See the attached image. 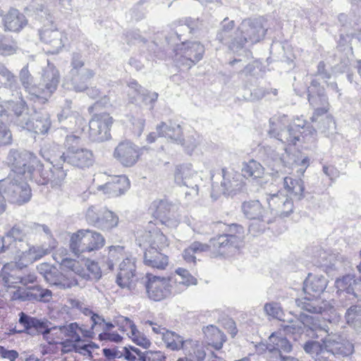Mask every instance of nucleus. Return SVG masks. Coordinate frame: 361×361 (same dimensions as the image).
<instances>
[{"label":"nucleus","instance_id":"a18cd8bd","mask_svg":"<svg viewBox=\"0 0 361 361\" xmlns=\"http://www.w3.org/2000/svg\"><path fill=\"white\" fill-rule=\"evenodd\" d=\"M290 198L281 192L269 195L267 198L270 211L269 214L274 218L276 216H280L283 205Z\"/></svg>","mask_w":361,"mask_h":361},{"label":"nucleus","instance_id":"58836bf2","mask_svg":"<svg viewBox=\"0 0 361 361\" xmlns=\"http://www.w3.org/2000/svg\"><path fill=\"white\" fill-rule=\"evenodd\" d=\"M156 130H157L159 137H167L178 144L183 140L180 125L171 121L169 123L161 122L157 126Z\"/></svg>","mask_w":361,"mask_h":361},{"label":"nucleus","instance_id":"a211bd4d","mask_svg":"<svg viewBox=\"0 0 361 361\" xmlns=\"http://www.w3.org/2000/svg\"><path fill=\"white\" fill-rule=\"evenodd\" d=\"M156 224L149 221L146 230L137 233L136 241L140 247L143 245L144 247H155L165 250L169 245L166 237Z\"/></svg>","mask_w":361,"mask_h":361},{"label":"nucleus","instance_id":"9d476101","mask_svg":"<svg viewBox=\"0 0 361 361\" xmlns=\"http://www.w3.org/2000/svg\"><path fill=\"white\" fill-rule=\"evenodd\" d=\"M307 99L314 111L312 117L316 121L319 116H323L329 110V100L324 87L321 85L319 80L312 78L307 88Z\"/></svg>","mask_w":361,"mask_h":361},{"label":"nucleus","instance_id":"72a5a7b5","mask_svg":"<svg viewBox=\"0 0 361 361\" xmlns=\"http://www.w3.org/2000/svg\"><path fill=\"white\" fill-rule=\"evenodd\" d=\"M32 127L29 128L28 131L42 135L47 133L51 125L49 114L44 110L37 111L36 106L32 107Z\"/></svg>","mask_w":361,"mask_h":361},{"label":"nucleus","instance_id":"774afa93","mask_svg":"<svg viewBox=\"0 0 361 361\" xmlns=\"http://www.w3.org/2000/svg\"><path fill=\"white\" fill-rule=\"evenodd\" d=\"M319 128L326 136H329L335 133L336 123L332 116H326L319 121Z\"/></svg>","mask_w":361,"mask_h":361},{"label":"nucleus","instance_id":"f8f14e48","mask_svg":"<svg viewBox=\"0 0 361 361\" xmlns=\"http://www.w3.org/2000/svg\"><path fill=\"white\" fill-rule=\"evenodd\" d=\"M321 341L324 344L323 347L326 356L345 357L351 355L354 351L353 344L338 334L328 333L322 338Z\"/></svg>","mask_w":361,"mask_h":361},{"label":"nucleus","instance_id":"7c9ffc66","mask_svg":"<svg viewBox=\"0 0 361 361\" xmlns=\"http://www.w3.org/2000/svg\"><path fill=\"white\" fill-rule=\"evenodd\" d=\"M57 159H59L57 154H52L47 159L52 165V167H49L50 175L49 179H50V181L49 183L53 188H60L62 185L68 170L64 169L63 161H57Z\"/></svg>","mask_w":361,"mask_h":361},{"label":"nucleus","instance_id":"f257e3e1","mask_svg":"<svg viewBox=\"0 0 361 361\" xmlns=\"http://www.w3.org/2000/svg\"><path fill=\"white\" fill-rule=\"evenodd\" d=\"M195 21L187 19L185 25H180L176 30H171L167 35H164V42L160 44L156 41L147 44L148 55L146 58L148 60L164 59L167 52L171 50L177 58L181 66L190 68L197 62L202 59L204 54V47L198 42H188L183 38L182 32L188 31L192 32L195 30Z\"/></svg>","mask_w":361,"mask_h":361},{"label":"nucleus","instance_id":"dca6fc26","mask_svg":"<svg viewBox=\"0 0 361 361\" xmlns=\"http://www.w3.org/2000/svg\"><path fill=\"white\" fill-rule=\"evenodd\" d=\"M26 226L16 224L9 230L0 236V254L13 252V250L27 242Z\"/></svg>","mask_w":361,"mask_h":361},{"label":"nucleus","instance_id":"bb28decb","mask_svg":"<svg viewBox=\"0 0 361 361\" xmlns=\"http://www.w3.org/2000/svg\"><path fill=\"white\" fill-rule=\"evenodd\" d=\"M236 238L226 237L224 234L218 235L210 239L211 252L215 256H221L238 249L240 245H237Z\"/></svg>","mask_w":361,"mask_h":361},{"label":"nucleus","instance_id":"13d9d810","mask_svg":"<svg viewBox=\"0 0 361 361\" xmlns=\"http://www.w3.org/2000/svg\"><path fill=\"white\" fill-rule=\"evenodd\" d=\"M219 224L226 227L224 228L225 232L223 233L224 235L228 237V238H230V237L238 238V239H236L237 245H241L244 239L245 233L244 228L241 225L238 224L226 225L222 222H219Z\"/></svg>","mask_w":361,"mask_h":361},{"label":"nucleus","instance_id":"79ce46f5","mask_svg":"<svg viewBox=\"0 0 361 361\" xmlns=\"http://www.w3.org/2000/svg\"><path fill=\"white\" fill-rule=\"evenodd\" d=\"M259 154L264 161L271 167L286 166L290 164L285 160L283 157H281L280 154L270 146L263 147L260 149Z\"/></svg>","mask_w":361,"mask_h":361},{"label":"nucleus","instance_id":"20e7f679","mask_svg":"<svg viewBox=\"0 0 361 361\" xmlns=\"http://www.w3.org/2000/svg\"><path fill=\"white\" fill-rule=\"evenodd\" d=\"M266 30L264 28L260 18H247L242 21L239 28L236 30L233 42L230 44V50L233 52L242 51L244 58H250L252 53L245 49V44H252L259 42L265 35Z\"/></svg>","mask_w":361,"mask_h":361},{"label":"nucleus","instance_id":"680f3d73","mask_svg":"<svg viewBox=\"0 0 361 361\" xmlns=\"http://www.w3.org/2000/svg\"><path fill=\"white\" fill-rule=\"evenodd\" d=\"M286 335H293V339L297 340V336L305 332V321L301 319L300 314L296 321H291L289 324L283 327Z\"/></svg>","mask_w":361,"mask_h":361},{"label":"nucleus","instance_id":"5fc2aeb1","mask_svg":"<svg viewBox=\"0 0 361 361\" xmlns=\"http://www.w3.org/2000/svg\"><path fill=\"white\" fill-rule=\"evenodd\" d=\"M176 273L178 275V278L173 277L172 285L176 290H178V286L182 285L184 287H188L197 283V279L187 269L178 268L176 270ZM178 290L180 293V289H178Z\"/></svg>","mask_w":361,"mask_h":361},{"label":"nucleus","instance_id":"5701e85b","mask_svg":"<svg viewBox=\"0 0 361 361\" xmlns=\"http://www.w3.org/2000/svg\"><path fill=\"white\" fill-rule=\"evenodd\" d=\"M140 156L139 148L130 142H120L114 151V157L123 166L131 167Z\"/></svg>","mask_w":361,"mask_h":361},{"label":"nucleus","instance_id":"412c9836","mask_svg":"<svg viewBox=\"0 0 361 361\" xmlns=\"http://www.w3.org/2000/svg\"><path fill=\"white\" fill-rule=\"evenodd\" d=\"M129 87L128 99L132 104H135L140 98L142 103L149 106V109L152 110L154 104L157 101L159 94L156 92H151L142 87L135 80L131 79L128 82Z\"/></svg>","mask_w":361,"mask_h":361},{"label":"nucleus","instance_id":"338daca9","mask_svg":"<svg viewBox=\"0 0 361 361\" xmlns=\"http://www.w3.org/2000/svg\"><path fill=\"white\" fill-rule=\"evenodd\" d=\"M17 46L11 39L0 35V54L2 55H11L16 52Z\"/></svg>","mask_w":361,"mask_h":361},{"label":"nucleus","instance_id":"6e6d98bb","mask_svg":"<svg viewBox=\"0 0 361 361\" xmlns=\"http://www.w3.org/2000/svg\"><path fill=\"white\" fill-rule=\"evenodd\" d=\"M0 106L6 107L7 109H11L14 114L13 118L18 117V116L23 114L24 111L28 110L29 109L27 103L23 99H20L19 101L17 102H13L12 100L2 99L1 97Z\"/></svg>","mask_w":361,"mask_h":361},{"label":"nucleus","instance_id":"aec40b11","mask_svg":"<svg viewBox=\"0 0 361 361\" xmlns=\"http://www.w3.org/2000/svg\"><path fill=\"white\" fill-rule=\"evenodd\" d=\"M335 286L340 297L343 295L349 300H361V278L353 274H346L336 279Z\"/></svg>","mask_w":361,"mask_h":361},{"label":"nucleus","instance_id":"a19ab883","mask_svg":"<svg viewBox=\"0 0 361 361\" xmlns=\"http://www.w3.org/2000/svg\"><path fill=\"white\" fill-rule=\"evenodd\" d=\"M203 333L209 345L216 350H220L226 341V336L216 326L209 325L203 328Z\"/></svg>","mask_w":361,"mask_h":361},{"label":"nucleus","instance_id":"b1692460","mask_svg":"<svg viewBox=\"0 0 361 361\" xmlns=\"http://www.w3.org/2000/svg\"><path fill=\"white\" fill-rule=\"evenodd\" d=\"M136 267L135 259L126 257L119 264V271L116 277L117 284L122 288L132 290L135 288Z\"/></svg>","mask_w":361,"mask_h":361},{"label":"nucleus","instance_id":"4c0bfd02","mask_svg":"<svg viewBox=\"0 0 361 361\" xmlns=\"http://www.w3.org/2000/svg\"><path fill=\"white\" fill-rule=\"evenodd\" d=\"M1 24L5 30L20 31L26 24L27 20L23 14L16 8H11L1 19Z\"/></svg>","mask_w":361,"mask_h":361},{"label":"nucleus","instance_id":"e2e57ef3","mask_svg":"<svg viewBox=\"0 0 361 361\" xmlns=\"http://www.w3.org/2000/svg\"><path fill=\"white\" fill-rule=\"evenodd\" d=\"M33 112L32 109L26 110L23 114L18 116L16 118H13L12 121L15 126L20 128L21 130H28L32 128L31 120H32Z\"/></svg>","mask_w":361,"mask_h":361},{"label":"nucleus","instance_id":"6e6552de","mask_svg":"<svg viewBox=\"0 0 361 361\" xmlns=\"http://www.w3.org/2000/svg\"><path fill=\"white\" fill-rule=\"evenodd\" d=\"M173 277H160L147 274L143 282L148 297L154 301H161L172 294L179 293L172 285Z\"/></svg>","mask_w":361,"mask_h":361},{"label":"nucleus","instance_id":"2eb2a0df","mask_svg":"<svg viewBox=\"0 0 361 361\" xmlns=\"http://www.w3.org/2000/svg\"><path fill=\"white\" fill-rule=\"evenodd\" d=\"M174 180L177 185L185 186L190 189L189 191L185 192L186 196H197L198 195L200 178L197 173L192 169L191 164H185L178 166L174 173Z\"/></svg>","mask_w":361,"mask_h":361},{"label":"nucleus","instance_id":"c03bdc74","mask_svg":"<svg viewBox=\"0 0 361 361\" xmlns=\"http://www.w3.org/2000/svg\"><path fill=\"white\" fill-rule=\"evenodd\" d=\"M235 23L233 20H228L226 18L221 23V28L216 34V39L221 43L227 45L230 49V44L235 36V31H233Z\"/></svg>","mask_w":361,"mask_h":361},{"label":"nucleus","instance_id":"4468645a","mask_svg":"<svg viewBox=\"0 0 361 361\" xmlns=\"http://www.w3.org/2000/svg\"><path fill=\"white\" fill-rule=\"evenodd\" d=\"M8 254L14 255L16 267L27 269L29 264L40 259L47 254L46 250L39 245H34L27 241L24 245H20Z\"/></svg>","mask_w":361,"mask_h":361},{"label":"nucleus","instance_id":"423d86ee","mask_svg":"<svg viewBox=\"0 0 361 361\" xmlns=\"http://www.w3.org/2000/svg\"><path fill=\"white\" fill-rule=\"evenodd\" d=\"M241 211L244 216L256 222L249 226L248 231L253 235L263 233L267 226L274 221V217L257 200L245 201L241 204Z\"/></svg>","mask_w":361,"mask_h":361},{"label":"nucleus","instance_id":"2f4dec72","mask_svg":"<svg viewBox=\"0 0 361 361\" xmlns=\"http://www.w3.org/2000/svg\"><path fill=\"white\" fill-rule=\"evenodd\" d=\"M300 318L305 321L306 334L314 338H321L329 331L328 325L312 316L300 313Z\"/></svg>","mask_w":361,"mask_h":361},{"label":"nucleus","instance_id":"de8ad7c7","mask_svg":"<svg viewBox=\"0 0 361 361\" xmlns=\"http://www.w3.org/2000/svg\"><path fill=\"white\" fill-rule=\"evenodd\" d=\"M172 205L165 201H161L157 207L154 215L157 221H159L161 224L169 226L174 219L173 212L171 211Z\"/></svg>","mask_w":361,"mask_h":361},{"label":"nucleus","instance_id":"8fccbe9b","mask_svg":"<svg viewBox=\"0 0 361 361\" xmlns=\"http://www.w3.org/2000/svg\"><path fill=\"white\" fill-rule=\"evenodd\" d=\"M18 83L13 74L6 67L0 63V90L1 93L6 92L8 89L11 90L17 88Z\"/></svg>","mask_w":361,"mask_h":361},{"label":"nucleus","instance_id":"09e8293b","mask_svg":"<svg viewBox=\"0 0 361 361\" xmlns=\"http://www.w3.org/2000/svg\"><path fill=\"white\" fill-rule=\"evenodd\" d=\"M323 342L310 339L302 345V348L307 354L310 355L314 361H319L320 358H326V351L323 347Z\"/></svg>","mask_w":361,"mask_h":361},{"label":"nucleus","instance_id":"052dcab7","mask_svg":"<svg viewBox=\"0 0 361 361\" xmlns=\"http://www.w3.org/2000/svg\"><path fill=\"white\" fill-rule=\"evenodd\" d=\"M32 302H49L52 298V292L47 288H42L39 285L30 286Z\"/></svg>","mask_w":361,"mask_h":361},{"label":"nucleus","instance_id":"69168bd1","mask_svg":"<svg viewBox=\"0 0 361 361\" xmlns=\"http://www.w3.org/2000/svg\"><path fill=\"white\" fill-rule=\"evenodd\" d=\"M104 243L105 239L99 233L90 230V239L87 243L90 247L87 248L88 253L101 249L104 245Z\"/></svg>","mask_w":361,"mask_h":361},{"label":"nucleus","instance_id":"37998d69","mask_svg":"<svg viewBox=\"0 0 361 361\" xmlns=\"http://www.w3.org/2000/svg\"><path fill=\"white\" fill-rule=\"evenodd\" d=\"M162 339L164 341L166 347L173 350H177L180 349L187 350L188 348V345H192V340L189 339L185 341L180 336L168 330L166 331V333L164 334Z\"/></svg>","mask_w":361,"mask_h":361},{"label":"nucleus","instance_id":"0eeeda50","mask_svg":"<svg viewBox=\"0 0 361 361\" xmlns=\"http://www.w3.org/2000/svg\"><path fill=\"white\" fill-rule=\"evenodd\" d=\"M0 192H3L9 202L18 205L27 203L32 197L30 185L18 176L0 180Z\"/></svg>","mask_w":361,"mask_h":361},{"label":"nucleus","instance_id":"3c124183","mask_svg":"<svg viewBox=\"0 0 361 361\" xmlns=\"http://www.w3.org/2000/svg\"><path fill=\"white\" fill-rule=\"evenodd\" d=\"M80 137L73 134L66 135L63 142L65 152L57 155L59 158L57 161H60L61 159H64L65 157H68V155H70L75 151H78L79 149H82V147L80 146Z\"/></svg>","mask_w":361,"mask_h":361},{"label":"nucleus","instance_id":"49530a36","mask_svg":"<svg viewBox=\"0 0 361 361\" xmlns=\"http://www.w3.org/2000/svg\"><path fill=\"white\" fill-rule=\"evenodd\" d=\"M283 182L285 189L298 200L305 197L304 183L301 179H293L286 176L283 178Z\"/></svg>","mask_w":361,"mask_h":361},{"label":"nucleus","instance_id":"6ab92c4d","mask_svg":"<svg viewBox=\"0 0 361 361\" xmlns=\"http://www.w3.org/2000/svg\"><path fill=\"white\" fill-rule=\"evenodd\" d=\"M36 155L25 149H11L6 157V163L17 176L27 174L31 162Z\"/></svg>","mask_w":361,"mask_h":361},{"label":"nucleus","instance_id":"39448f33","mask_svg":"<svg viewBox=\"0 0 361 361\" xmlns=\"http://www.w3.org/2000/svg\"><path fill=\"white\" fill-rule=\"evenodd\" d=\"M71 70L65 80L67 85L76 92H82L87 89L88 82L94 78L95 72L85 67V59L80 52H73L71 60Z\"/></svg>","mask_w":361,"mask_h":361},{"label":"nucleus","instance_id":"473e14b6","mask_svg":"<svg viewBox=\"0 0 361 361\" xmlns=\"http://www.w3.org/2000/svg\"><path fill=\"white\" fill-rule=\"evenodd\" d=\"M130 188L129 179L126 176H115L111 181L99 186V189L111 197L124 194Z\"/></svg>","mask_w":361,"mask_h":361},{"label":"nucleus","instance_id":"c9c22d12","mask_svg":"<svg viewBox=\"0 0 361 361\" xmlns=\"http://www.w3.org/2000/svg\"><path fill=\"white\" fill-rule=\"evenodd\" d=\"M90 239V230H79L73 233L71 238L70 248L71 251L79 257H85V254L88 253L87 248Z\"/></svg>","mask_w":361,"mask_h":361},{"label":"nucleus","instance_id":"9b49d317","mask_svg":"<svg viewBox=\"0 0 361 361\" xmlns=\"http://www.w3.org/2000/svg\"><path fill=\"white\" fill-rule=\"evenodd\" d=\"M86 220L90 225L103 231H109L117 226L118 217L106 207L91 206L86 212Z\"/></svg>","mask_w":361,"mask_h":361},{"label":"nucleus","instance_id":"1a4fd4ad","mask_svg":"<svg viewBox=\"0 0 361 361\" xmlns=\"http://www.w3.org/2000/svg\"><path fill=\"white\" fill-rule=\"evenodd\" d=\"M18 323L23 326V329L18 330L16 328L10 329L8 335L16 334H26L31 336L42 334L44 338L51 333L52 329L51 322L46 319H38L21 312L18 314Z\"/></svg>","mask_w":361,"mask_h":361},{"label":"nucleus","instance_id":"4be33fe9","mask_svg":"<svg viewBox=\"0 0 361 361\" xmlns=\"http://www.w3.org/2000/svg\"><path fill=\"white\" fill-rule=\"evenodd\" d=\"M269 350L275 356L276 361H298L293 356L285 355L293 350L290 342L284 336H278L275 333L271 334L269 338Z\"/></svg>","mask_w":361,"mask_h":361},{"label":"nucleus","instance_id":"f704fd0d","mask_svg":"<svg viewBox=\"0 0 361 361\" xmlns=\"http://www.w3.org/2000/svg\"><path fill=\"white\" fill-rule=\"evenodd\" d=\"M49 169H45L40 160L36 157L32 159L25 178H29L37 184L42 185L49 184Z\"/></svg>","mask_w":361,"mask_h":361},{"label":"nucleus","instance_id":"ddd939ff","mask_svg":"<svg viewBox=\"0 0 361 361\" xmlns=\"http://www.w3.org/2000/svg\"><path fill=\"white\" fill-rule=\"evenodd\" d=\"M113 118L109 114H95L89 122V139L92 142H102L111 138L110 129Z\"/></svg>","mask_w":361,"mask_h":361},{"label":"nucleus","instance_id":"4d7b16f0","mask_svg":"<svg viewBox=\"0 0 361 361\" xmlns=\"http://www.w3.org/2000/svg\"><path fill=\"white\" fill-rule=\"evenodd\" d=\"M50 326L51 327H54V329H51V332L55 330H59L64 336L68 337L69 339H73L75 341H82L81 337L78 332L79 325L76 322H73L68 325L63 326H52V324L51 323Z\"/></svg>","mask_w":361,"mask_h":361},{"label":"nucleus","instance_id":"ea45409f","mask_svg":"<svg viewBox=\"0 0 361 361\" xmlns=\"http://www.w3.org/2000/svg\"><path fill=\"white\" fill-rule=\"evenodd\" d=\"M9 264L4 266L0 274V277L4 286L7 288H16L17 284L21 283L22 271L25 269L16 267V264L11 269H9Z\"/></svg>","mask_w":361,"mask_h":361},{"label":"nucleus","instance_id":"7ed1b4c3","mask_svg":"<svg viewBox=\"0 0 361 361\" xmlns=\"http://www.w3.org/2000/svg\"><path fill=\"white\" fill-rule=\"evenodd\" d=\"M268 134L287 145H295L301 136L303 138L312 137L314 139L316 130L310 126L305 120L297 118L290 123L288 116H274L269 119V129Z\"/></svg>","mask_w":361,"mask_h":361},{"label":"nucleus","instance_id":"c85d7f7f","mask_svg":"<svg viewBox=\"0 0 361 361\" xmlns=\"http://www.w3.org/2000/svg\"><path fill=\"white\" fill-rule=\"evenodd\" d=\"M63 163L78 169H86L93 165L94 161V155L91 150L87 148H82L73 154L61 159Z\"/></svg>","mask_w":361,"mask_h":361},{"label":"nucleus","instance_id":"bf43d9fd","mask_svg":"<svg viewBox=\"0 0 361 361\" xmlns=\"http://www.w3.org/2000/svg\"><path fill=\"white\" fill-rule=\"evenodd\" d=\"M347 323L353 326L357 330H361V307L357 305L350 306L345 314Z\"/></svg>","mask_w":361,"mask_h":361},{"label":"nucleus","instance_id":"f03ea898","mask_svg":"<svg viewBox=\"0 0 361 361\" xmlns=\"http://www.w3.org/2000/svg\"><path fill=\"white\" fill-rule=\"evenodd\" d=\"M19 78L28 94L27 99L34 104H44L56 90L60 74L54 65L48 61L47 66L42 71L41 80L37 85L34 84V78L27 66L20 70Z\"/></svg>","mask_w":361,"mask_h":361},{"label":"nucleus","instance_id":"e433bc0d","mask_svg":"<svg viewBox=\"0 0 361 361\" xmlns=\"http://www.w3.org/2000/svg\"><path fill=\"white\" fill-rule=\"evenodd\" d=\"M328 285L327 279L322 275L308 274L303 282V290L305 294L319 295Z\"/></svg>","mask_w":361,"mask_h":361},{"label":"nucleus","instance_id":"cd10ccee","mask_svg":"<svg viewBox=\"0 0 361 361\" xmlns=\"http://www.w3.org/2000/svg\"><path fill=\"white\" fill-rule=\"evenodd\" d=\"M143 263L145 266L160 270L165 269L169 264V257L164 250L155 247L144 248Z\"/></svg>","mask_w":361,"mask_h":361},{"label":"nucleus","instance_id":"f3484780","mask_svg":"<svg viewBox=\"0 0 361 361\" xmlns=\"http://www.w3.org/2000/svg\"><path fill=\"white\" fill-rule=\"evenodd\" d=\"M156 224L149 221L146 230L137 233L136 241L140 247L143 245L144 247H155L165 250L169 245L166 237Z\"/></svg>","mask_w":361,"mask_h":361},{"label":"nucleus","instance_id":"c756f323","mask_svg":"<svg viewBox=\"0 0 361 361\" xmlns=\"http://www.w3.org/2000/svg\"><path fill=\"white\" fill-rule=\"evenodd\" d=\"M40 40L51 47L47 51L51 54H58L64 46L63 34L58 29L45 28L39 31Z\"/></svg>","mask_w":361,"mask_h":361},{"label":"nucleus","instance_id":"603ef678","mask_svg":"<svg viewBox=\"0 0 361 361\" xmlns=\"http://www.w3.org/2000/svg\"><path fill=\"white\" fill-rule=\"evenodd\" d=\"M241 171L242 174L240 175L242 176L247 178H252L253 179H256L262 177L264 173V168L260 163L254 159H251L247 162L243 163Z\"/></svg>","mask_w":361,"mask_h":361},{"label":"nucleus","instance_id":"a878e982","mask_svg":"<svg viewBox=\"0 0 361 361\" xmlns=\"http://www.w3.org/2000/svg\"><path fill=\"white\" fill-rule=\"evenodd\" d=\"M223 180L221 183L222 193L225 195L233 196L240 192L244 186L242 176L231 170L222 169Z\"/></svg>","mask_w":361,"mask_h":361},{"label":"nucleus","instance_id":"0e129e2a","mask_svg":"<svg viewBox=\"0 0 361 361\" xmlns=\"http://www.w3.org/2000/svg\"><path fill=\"white\" fill-rule=\"evenodd\" d=\"M87 91V94L90 98L93 99H99L94 104L92 107L97 108L98 106H106L110 101L109 98L106 95H102L101 91L97 87H90L87 86V89L85 90Z\"/></svg>","mask_w":361,"mask_h":361},{"label":"nucleus","instance_id":"864d4df0","mask_svg":"<svg viewBox=\"0 0 361 361\" xmlns=\"http://www.w3.org/2000/svg\"><path fill=\"white\" fill-rule=\"evenodd\" d=\"M8 120V114L6 109L0 111V147L4 145H11L13 141L12 134L6 124Z\"/></svg>","mask_w":361,"mask_h":361},{"label":"nucleus","instance_id":"393cba45","mask_svg":"<svg viewBox=\"0 0 361 361\" xmlns=\"http://www.w3.org/2000/svg\"><path fill=\"white\" fill-rule=\"evenodd\" d=\"M295 305L301 310L312 314H323L324 312H332L334 307L326 300H322L317 296H305L295 299Z\"/></svg>","mask_w":361,"mask_h":361}]
</instances>
